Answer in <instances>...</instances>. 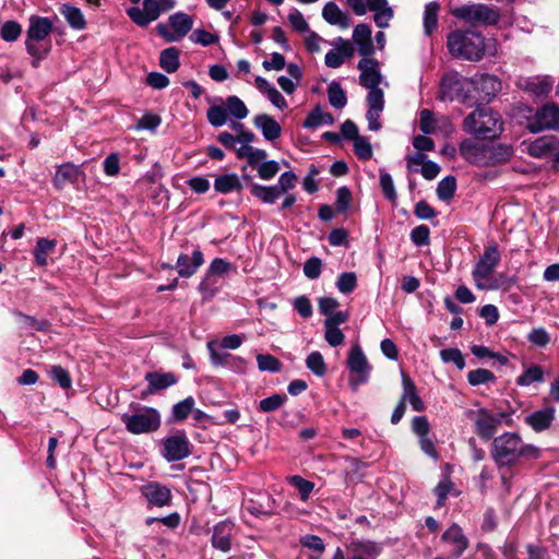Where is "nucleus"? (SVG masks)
Returning <instances> with one entry per match:
<instances>
[{
  "label": "nucleus",
  "instance_id": "obj_1",
  "mask_svg": "<svg viewBox=\"0 0 559 559\" xmlns=\"http://www.w3.org/2000/svg\"><path fill=\"white\" fill-rule=\"evenodd\" d=\"M490 455L498 467H512L522 460L538 459L540 450L525 443L516 432H503L492 439Z\"/></svg>",
  "mask_w": 559,
  "mask_h": 559
},
{
  "label": "nucleus",
  "instance_id": "obj_2",
  "mask_svg": "<svg viewBox=\"0 0 559 559\" xmlns=\"http://www.w3.org/2000/svg\"><path fill=\"white\" fill-rule=\"evenodd\" d=\"M463 130L480 140H495L503 131L501 115L487 106H477L462 123Z\"/></svg>",
  "mask_w": 559,
  "mask_h": 559
},
{
  "label": "nucleus",
  "instance_id": "obj_3",
  "mask_svg": "<svg viewBox=\"0 0 559 559\" xmlns=\"http://www.w3.org/2000/svg\"><path fill=\"white\" fill-rule=\"evenodd\" d=\"M449 52L468 61H479L485 56V38L479 32L455 29L447 37Z\"/></svg>",
  "mask_w": 559,
  "mask_h": 559
},
{
  "label": "nucleus",
  "instance_id": "obj_4",
  "mask_svg": "<svg viewBox=\"0 0 559 559\" xmlns=\"http://www.w3.org/2000/svg\"><path fill=\"white\" fill-rule=\"evenodd\" d=\"M512 148L509 145H484L472 139H465L460 144L461 156L471 164L487 166L503 163L512 156Z\"/></svg>",
  "mask_w": 559,
  "mask_h": 559
},
{
  "label": "nucleus",
  "instance_id": "obj_5",
  "mask_svg": "<svg viewBox=\"0 0 559 559\" xmlns=\"http://www.w3.org/2000/svg\"><path fill=\"white\" fill-rule=\"evenodd\" d=\"M131 414L121 415V421L132 435H142L156 431L160 427V414L154 407L130 404Z\"/></svg>",
  "mask_w": 559,
  "mask_h": 559
},
{
  "label": "nucleus",
  "instance_id": "obj_6",
  "mask_svg": "<svg viewBox=\"0 0 559 559\" xmlns=\"http://www.w3.org/2000/svg\"><path fill=\"white\" fill-rule=\"evenodd\" d=\"M453 15L471 25H496L500 11L484 3L463 4L453 10Z\"/></svg>",
  "mask_w": 559,
  "mask_h": 559
},
{
  "label": "nucleus",
  "instance_id": "obj_7",
  "mask_svg": "<svg viewBox=\"0 0 559 559\" xmlns=\"http://www.w3.org/2000/svg\"><path fill=\"white\" fill-rule=\"evenodd\" d=\"M193 27V19L185 12H176L168 17V25L159 23L157 34L167 43L181 40Z\"/></svg>",
  "mask_w": 559,
  "mask_h": 559
},
{
  "label": "nucleus",
  "instance_id": "obj_8",
  "mask_svg": "<svg viewBox=\"0 0 559 559\" xmlns=\"http://www.w3.org/2000/svg\"><path fill=\"white\" fill-rule=\"evenodd\" d=\"M500 261L501 254L498 246L496 243L487 246L472 272L477 288L485 289L488 287L485 281L493 273Z\"/></svg>",
  "mask_w": 559,
  "mask_h": 559
},
{
  "label": "nucleus",
  "instance_id": "obj_9",
  "mask_svg": "<svg viewBox=\"0 0 559 559\" xmlns=\"http://www.w3.org/2000/svg\"><path fill=\"white\" fill-rule=\"evenodd\" d=\"M162 443V455L169 463L181 461L191 454V444L185 430H177L174 435L164 438Z\"/></svg>",
  "mask_w": 559,
  "mask_h": 559
},
{
  "label": "nucleus",
  "instance_id": "obj_10",
  "mask_svg": "<svg viewBox=\"0 0 559 559\" xmlns=\"http://www.w3.org/2000/svg\"><path fill=\"white\" fill-rule=\"evenodd\" d=\"M347 368L352 373L356 374V378L350 380V385L355 390L358 385L368 381L371 366L368 364V360L358 344L354 345L349 350Z\"/></svg>",
  "mask_w": 559,
  "mask_h": 559
},
{
  "label": "nucleus",
  "instance_id": "obj_11",
  "mask_svg": "<svg viewBox=\"0 0 559 559\" xmlns=\"http://www.w3.org/2000/svg\"><path fill=\"white\" fill-rule=\"evenodd\" d=\"M471 83L473 85L474 97L480 102L488 104L500 91L501 82L497 76L488 73L475 75Z\"/></svg>",
  "mask_w": 559,
  "mask_h": 559
},
{
  "label": "nucleus",
  "instance_id": "obj_12",
  "mask_svg": "<svg viewBox=\"0 0 559 559\" xmlns=\"http://www.w3.org/2000/svg\"><path fill=\"white\" fill-rule=\"evenodd\" d=\"M533 132L543 130L559 131V105L556 103H547L539 108L531 123Z\"/></svg>",
  "mask_w": 559,
  "mask_h": 559
},
{
  "label": "nucleus",
  "instance_id": "obj_13",
  "mask_svg": "<svg viewBox=\"0 0 559 559\" xmlns=\"http://www.w3.org/2000/svg\"><path fill=\"white\" fill-rule=\"evenodd\" d=\"M141 493L146 499L148 508L170 506L173 499L171 490L157 481H148L142 486Z\"/></svg>",
  "mask_w": 559,
  "mask_h": 559
},
{
  "label": "nucleus",
  "instance_id": "obj_14",
  "mask_svg": "<svg viewBox=\"0 0 559 559\" xmlns=\"http://www.w3.org/2000/svg\"><path fill=\"white\" fill-rule=\"evenodd\" d=\"M498 428L499 421L493 413L487 408H479L476 412L474 431L480 439L485 441L493 439Z\"/></svg>",
  "mask_w": 559,
  "mask_h": 559
},
{
  "label": "nucleus",
  "instance_id": "obj_15",
  "mask_svg": "<svg viewBox=\"0 0 559 559\" xmlns=\"http://www.w3.org/2000/svg\"><path fill=\"white\" fill-rule=\"evenodd\" d=\"M144 379L147 382V386L141 393V399L143 400L178 382L177 376L173 372L150 371L145 373Z\"/></svg>",
  "mask_w": 559,
  "mask_h": 559
},
{
  "label": "nucleus",
  "instance_id": "obj_16",
  "mask_svg": "<svg viewBox=\"0 0 559 559\" xmlns=\"http://www.w3.org/2000/svg\"><path fill=\"white\" fill-rule=\"evenodd\" d=\"M130 20L140 27H146L160 15L157 0H143V10L138 7L127 9Z\"/></svg>",
  "mask_w": 559,
  "mask_h": 559
},
{
  "label": "nucleus",
  "instance_id": "obj_17",
  "mask_svg": "<svg viewBox=\"0 0 559 559\" xmlns=\"http://www.w3.org/2000/svg\"><path fill=\"white\" fill-rule=\"evenodd\" d=\"M235 532V523L225 519L213 527V535L211 538L212 546L223 552H228L231 549V536Z\"/></svg>",
  "mask_w": 559,
  "mask_h": 559
},
{
  "label": "nucleus",
  "instance_id": "obj_18",
  "mask_svg": "<svg viewBox=\"0 0 559 559\" xmlns=\"http://www.w3.org/2000/svg\"><path fill=\"white\" fill-rule=\"evenodd\" d=\"M360 70L359 81L366 88H377L381 82V73L379 71V62L370 57L362 58L358 64Z\"/></svg>",
  "mask_w": 559,
  "mask_h": 559
},
{
  "label": "nucleus",
  "instance_id": "obj_19",
  "mask_svg": "<svg viewBox=\"0 0 559 559\" xmlns=\"http://www.w3.org/2000/svg\"><path fill=\"white\" fill-rule=\"evenodd\" d=\"M203 263L204 258L202 251L200 249H194L191 254H179L176 262V270L180 277L188 278L195 274Z\"/></svg>",
  "mask_w": 559,
  "mask_h": 559
},
{
  "label": "nucleus",
  "instance_id": "obj_20",
  "mask_svg": "<svg viewBox=\"0 0 559 559\" xmlns=\"http://www.w3.org/2000/svg\"><path fill=\"white\" fill-rule=\"evenodd\" d=\"M371 33V27L365 23L356 25L353 32V40L358 47V52L364 58L370 57L374 53Z\"/></svg>",
  "mask_w": 559,
  "mask_h": 559
},
{
  "label": "nucleus",
  "instance_id": "obj_21",
  "mask_svg": "<svg viewBox=\"0 0 559 559\" xmlns=\"http://www.w3.org/2000/svg\"><path fill=\"white\" fill-rule=\"evenodd\" d=\"M441 540L444 543H451L455 545L452 556L460 558L463 552L469 547L468 538L463 534L462 527L453 523L441 536Z\"/></svg>",
  "mask_w": 559,
  "mask_h": 559
},
{
  "label": "nucleus",
  "instance_id": "obj_22",
  "mask_svg": "<svg viewBox=\"0 0 559 559\" xmlns=\"http://www.w3.org/2000/svg\"><path fill=\"white\" fill-rule=\"evenodd\" d=\"M556 409L552 406L535 411L525 417V423L536 432L547 430L555 420Z\"/></svg>",
  "mask_w": 559,
  "mask_h": 559
},
{
  "label": "nucleus",
  "instance_id": "obj_23",
  "mask_svg": "<svg viewBox=\"0 0 559 559\" xmlns=\"http://www.w3.org/2000/svg\"><path fill=\"white\" fill-rule=\"evenodd\" d=\"M52 27L53 25L49 17L31 15L26 39L41 41L51 33Z\"/></svg>",
  "mask_w": 559,
  "mask_h": 559
},
{
  "label": "nucleus",
  "instance_id": "obj_24",
  "mask_svg": "<svg viewBox=\"0 0 559 559\" xmlns=\"http://www.w3.org/2000/svg\"><path fill=\"white\" fill-rule=\"evenodd\" d=\"M83 175L80 166H76L72 163H64L57 167L55 177H53V186L61 190L68 183H76L79 181L80 176Z\"/></svg>",
  "mask_w": 559,
  "mask_h": 559
},
{
  "label": "nucleus",
  "instance_id": "obj_25",
  "mask_svg": "<svg viewBox=\"0 0 559 559\" xmlns=\"http://www.w3.org/2000/svg\"><path fill=\"white\" fill-rule=\"evenodd\" d=\"M559 147V138L545 135L537 138L528 145V154L536 158H544L551 155Z\"/></svg>",
  "mask_w": 559,
  "mask_h": 559
},
{
  "label": "nucleus",
  "instance_id": "obj_26",
  "mask_svg": "<svg viewBox=\"0 0 559 559\" xmlns=\"http://www.w3.org/2000/svg\"><path fill=\"white\" fill-rule=\"evenodd\" d=\"M253 124L261 130L266 141L273 142L282 134L280 123L267 114H260L253 118Z\"/></svg>",
  "mask_w": 559,
  "mask_h": 559
},
{
  "label": "nucleus",
  "instance_id": "obj_27",
  "mask_svg": "<svg viewBox=\"0 0 559 559\" xmlns=\"http://www.w3.org/2000/svg\"><path fill=\"white\" fill-rule=\"evenodd\" d=\"M402 385H403V394L401 401L406 405V401L409 402L412 408L415 412H423L425 409V404L421 397L417 393V389L409 378V376L402 371Z\"/></svg>",
  "mask_w": 559,
  "mask_h": 559
},
{
  "label": "nucleus",
  "instance_id": "obj_28",
  "mask_svg": "<svg viewBox=\"0 0 559 559\" xmlns=\"http://www.w3.org/2000/svg\"><path fill=\"white\" fill-rule=\"evenodd\" d=\"M322 16L329 24L337 25L343 29L349 27L352 22L350 16L343 12L333 1L325 3L322 9Z\"/></svg>",
  "mask_w": 559,
  "mask_h": 559
},
{
  "label": "nucleus",
  "instance_id": "obj_29",
  "mask_svg": "<svg viewBox=\"0 0 559 559\" xmlns=\"http://www.w3.org/2000/svg\"><path fill=\"white\" fill-rule=\"evenodd\" d=\"M214 189L218 193L227 194L233 191L242 190L241 179L236 174H224L215 178Z\"/></svg>",
  "mask_w": 559,
  "mask_h": 559
},
{
  "label": "nucleus",
  "instance_id": "obj_30",
  "mask_svg": "<svg viewBox=\"0 0 559 559\" xmlns=\"http://www.w3.org/2000/svg\"><path fill=\"white\" fill-rule=\"evenodd\" d=\"M350 549L355 555L349 559H376L381 552V548L373 542H354Z\"/></svg>",
  "mask_w": 559,
  "mask_h": 559
},
{
  "label": "nucleus",
  "instance_id": "obj_31",
  "mask_svg": "<svg viewBox=\"0 0 559 559\" xmlns=\"http://www.w3.org/2000/svg\"><path fill=\"white\" fill-rule=\"evenodd\" d=\"M334 123V117L330 112H325L317 105L302 122L305 129H314L321 124L331 126Z\"/></svg>",
  "mask_w": 559,
  "mask_h": 559
},
{
  "label": "nucleus",
  "instance_id": "obj_32",
  "mask_svg": "<svg viewBox=\"0 0 559 559\" xmlns=\"http://www.w3.org/2000/svg\"><path fill=\"white\" fill-rule=\"evenodd\" d=\"M60 13L73 29L81 31L85 28L86 21L84 14L79 8L70 3H64L60 8Z\"/></svg>",
  "mask_w": 559,
  "mask_h": 559
},
{
  "label": "nucleus",
  "instance_id": "obj_33",
  "mask_svg": "<svg viewBox=\"0 0 559 559\" xmlns=\"http://www.w3.org/2000/svg\"><path fill=\"white\" fill-rule=\"evenodd\" d=\"M521 86L524 91L539 97L547 96L550 93L552 82L547 78H531L526 79Z\"/></svg>",
  "mask_w": 559,
  "mask_h": 559
},
{
  "label": "nucleus",
  "instance_id": "obj_34",
  "mask_svg": "<svg viewBox=\"0 0 559 559\" xmlns=\"http://www.w3.org/2000/svg\"><path fill=\"white\" fill-rule=\"evenodd\" d=\"M274 506L275 500L266 495L262 497L261 501L250 500L246 506V510L254 516L273 515L275 513Z\"/></svg>",
  "mask_w": 559,
  "mask_h": 559
},
{
  "label": "nucleus",
  "instance_id": "obj_35",
  "mask_svg": "<svg viewBox=\"0 0 559 559\" xmlns=\"http://www.w3.org/2000/svg\"><path fill=\"white\" fill-rule=\"evenodd\" d=\"M250 192L253 197L267 204H273L281 197L275 185L266 187L259 183H250Z\"/></svg>",
  "mask_w": 559,
  "mask_h": 559
},
{
  "label": "nucleus",
  "instance_id": "obj_36",
  "mask_svg": "<svg viewBox=\"0 0 559 559\" xmlns=\"http://www.w3.org/2000/svg\"><path fill=\"white\" fill-rule=\"evenodd\" d=\"M238 158H247L248 165L251 167H257L261 164L260 162L264 160L267 156V153L261 148H254L251 145H241L236 151Z\"/></svg>",
  "mask_w": 559,
  "mask_h": 559
},
{
  "label": "nucleus",
  "instance_id": "obj_37",
  "mask_svg": "<svg viewBox=\"0 0 559 559\" xmlns=\"http://www.w3.org/2000/svg\"><path fill=\"white\" fill-rule=\"evenodd\" d=\"M159 64L167 73H174L178 70L179 50L176 47L164 49L159 56Z\"/></svg>",
  "mask_w": 559,
  "mask_h": 559
},
{
  "label": "nucleus",
  "instance_id": "obj_38",
  "mask_svg": "<svg viewBox=\"0 0 559 559\" xmlns=\"http://www.w3.org/2000/svg\"><path fill=\"white\" fill-rule=\"evenodd\" d=\"M440 5L436 1L426 4L424 13V32L430 36L438 25V11Z\"/></svg>",
  "mask_w": 559,
  "mask_h": 559
},
{
  "label": "nucleus",
  "instance_id": "obj_39",
  "mask_svg": "<svg viewBox=\"0 0 559 559\" xmlns=\"http://www.w3.org/2000/svg\"><path fill=\"white\" fill-rule=\"evenodd\" d=\"M225 109L227 110V115H230L237 120L245 119L249 114L245 103L236 95H231L226 98Z\"/></svg>",
  "mask_w": 559,
  "mask_h": 559
},
{
  "label": "nucleus",
  "instance_id": "obj_40",
  "mask_svg": "<svg viewBox=\"0 0 559 559\" xmlns=\"http://www.w3.org/2000/svg\"><path fill=\"white\" fill-rule=\"evenodd\" d=\"M56 247V241L47 238H39L34 249L35 262L39 266L47 264L48 253L51 252Z\"/></svg>",
  "mask_w": 559,
  "mask_h": 559
},
{
  "label": "nucleus",
  "instance_id": "obj_41",
  "mask_svg": "<svg viewBox=\"0 0 559 559\" xmlns=\"http://www.w3.org/2000/svg\"><path fill=\"white\" fill-rule=\"evenodd\" d=\"M328 97L331 106L342 109L347 104V97L338 82H331L328 86Z\"/></svg>",
  "mask_w": 559,
  "mask_h": 559
},
{
  "label": "nucleus",
  "instance_id": "obj_42",
  "mask_svg": "<svg viewBox=\"0 0 559 559\" xmlns=\"http://www.w3.org/2000/svg\"><path fill=\"white\" fill-rule=\"evenodd\" d=\"M194 399L192 396H188L185 400L176 403L171 409V417L175 421H183L188 418V416L192 413L194 407Z\"/></svg>",
  "mask_w": 559,
  "mask_h": 559
},
{
  "label": "nucleus",
  "instance_id": "obj_43",
  "mask_svg": "<svg viewBox=\"0 0 559 559\" xmlns=\"http://www.w3.org/2000/svg\"><path fill=\"white\" fill-rule=\"evenodd\" d=\"M544 381V372L543 369L533 365L527 368L520 377L516 379V384L520 386H528L534 382H543Z\"/></svg>",
  "mask_w": 559,
  "mask_h": 559
},
{
  "label": "nucleus",
  "instance_id": "obj_44",
  "mask_svg": "<svg viewBox=\"0 0 559 559\" xmlns=\"http://www.w3.org/2000/svg\"><path fill=\"white\" fill-rule=\"evenodd\" d=\"M456 190V179L453 176H447L437 186V195L441 201L451 200Z\"/></svg>",
  "mask_w": 559,
  "mask_h": 559
},
{
  "label": "nucleus",
  "instance_id": "obj_45",
  "mask_svg": "<svg viewBox=\"0 0 559 559\" xmlns=\"http://www.w3.org/2000/svg\"><path fill=\"white\" fill-rule=\"evenodd\" d=\"M306 366L317 377L326 373V365L320 352H311L306 358Z\"/></svg>",
  "mask_w": 559,
  "mask_h": 559
},
{
  "label": "nucleus",
  "instance_id": "obj_46",
  "mask_svg": "<svg viewBox=\"0 0 559 559\" xmlns=\"http://www.w3.org/2000/svg\"><path fill=\"white\" fill-rule=\"evenodd\" d=\"M206 118L212 127L218 128L224 126L228 120L227 110L224 106L213 105L206 111Z\"/></svg>",
  "mask_w": 559,
  "mask_h": 559
},
{
  "label": "nucleus",
  "instance_id": "obj_47",
  "mask_svg": "<svg viewBox=\"0 0 559 559\" xmlns=\"http://www.w3.org/2000/svg\"><path fill=\"white\" fill-rule=\"evenodd\" d=\"M257 362L260 371L280 372L283 367L280 359L270 354H259L257 356Z\"/></svg>",
  "mask_w": 559,
  "mask_h": 559
},
{
  "label": "nucleus",
  "instance_id": "obj_48",
  "mask_svg": "<svg viewBox=\"0 0 559 559\" xmlns=\"http://www.w3.org/2000/svg\"><path fill=\"white\" fill-rule=\"evenodd\" d=\"M496 377L492 371L484 368L471 370L467 373V381L472 386H477L491 381H495Z\"/></svg>",
  "mask_w": 559,
  "mask_h": 559
},
{
  "label": "nucleus",
  "instance_id": "obj_49",
  "mask_svg": "<svg viewBox=\"0 0 559 559\" xmlns=\"http://www.w3.org/2000/svg\"><path fill=\"white\" fill-rule=\"evenodd\" d=\"M286 401L287 396L285 394H273L261 400L258 408L262 413H271L282 407Z\"/></svg>",
  "mask_w": 559,
  "mask_h": 559
},
{
  "label": "nucleus",
  "instance_id": "obj_50",
  "mask_svg": "<svg viewBox=\"0 0 559 559\" xmlns=\"http://www.w3.org/2000/svg\"><path fill=\"white\" fill-rule=\"evenodd\" d=\"M22 34V26L16 21H7L0 28V36L4 41H15Z\"/></svg>",
  "mask_w": 559,
  "mask_h": 559
},
{
  "label": "nucleus",
  "instance_id": "obj_51",
  "mask_svg": "<svg viewBox=\"0 0 559 559\" xmlns=\"http://www.w3.org/2000/svg\"><path fill=\"white\" fill-rule=\"evenodd\" d=\"M380 187L385 199H388L392 203H395L397 199V193L395 191L394 182L392 176L384 170H380Z\"/></svg>",
  "mask_w": 559,
  "mask_h": 559
},
{
  "label": "nucleus",
  "instance_id": "obj_52",
  "mask_svg": "<svg viewBox=\"0 0 559 559\" xmlns=\"http://www.w3.org/2000/svg\"><path fill=\"white\" fill-rule=\"evenodd\" d=\"M336 287L342 294H350L357 287V276L354 272L342 273L336 281Z\"/></svg>",
  "mask_w": 559,
  "mask_h": 559
},
{
  "label": "nucleus",
  "instance_id": "obj_53",
  "mask_svg": "<svg viewBox=\"0 0 559 559\" xmlns=\"http://www.w3.org/2000/svg\"><path fill=\"white\" fill-rule=\"evenodd\" d=\"M440 358L444 364L453 362L459 370L465 368V359L459 348H445L440 352Z\"/></svg>",
  "mask_w": 559,
  "mask_h": 559
},
{
  "label": "nucleus",
  "instance_id": "obj_54",
  "mask_svg": "<svg viewBox=\"0 0 559 559\" xmlns=\"http://www.w3.org/2000/svg\"><path fill=\"white\" fill-rule=\"evenodd\" d=\"M207 349L210 352V360L213 366H226L229 365V359H231V354L226 352H219L217 349V343L212 341L207 343Z\"/></svg>",
  "mask_w": 559,
  "mask_h": 559
},
{
  "label": "nucleus",
  "instance_id": "obj_55",
  "mask_svg": "<svg viewBox=\"0 0 559 559\" xmlns=\"http://www.w3.org/2000/svg\"><path fill=\"white\" fill-rule=\"evenodd\" d=\"M190 40L206 47L216 44L219 40V37L216 34L199 28L192 32Z\"/></svg>",
  "mask_w": 559,
  "mask_h": 559
},
{
  "label": "nucleus",
  "instance_id": "obj_56",
  "mask_svg": "<svg viewBox=\"0 0 559 559\" xmlns=\"http://www.w3.org/2000/svg\"><path fill=\"white\" fill-rule=\"evenodd\" d=\"M368 110H383L384 94L380 87L369 88L367 95Z\"/></svg>",
  "mask_w": 559,
  "mask_h": 559
},
{
  "label": "nucleus",
  "instance_id": "obj_57",
  "mask_svg": "<svg viewBox=\"0 0 559 559\" xmlns=\"http://www.w3.org/2000/svg\"><path fill=\"white\" fill-rule=\"evenodd\" d=\"M51 378L62 388L63 390L70 389L72 385V379L67 369L61 366H53L51 368Z\"/></svg>",
  "mask_w": 559,
  "mask_h": 559
},
{
  "label": "nucleus",
  "instance_id": "obj_58",
  "mask_svg": "<svg viewBox=\"0 0 559 559\" xmlns=\"http://www.w3.org/2000/svg\"><path fill=\"white\" fill-rule=\"evenodd\" d=\"M353 142L355 154L359 159L368 160L372 157V147L366 138L360 135Z\"/></svg>",
  "mask_w": 559,
  "mask_h": 559
},
{
  "label": "nucleus",
  "instance_id": "obj_59",
  "mask_svg": "<svg viewBox=\"0 0 559 559\" xmlns=\"http://www.w3.org/2000/svg\"><path fill=\"white\" fill-rule=\"evenodd\" d=\"M352 199V191L345 186L340 187L336 190V211L340 213L346 212L349 209Z\"/></svg>",
  "mask_w": 559,
  "mask_h": 559
},
{
  "label": "nucleus",
  "instance_id": "obj_60",
  "mask_svg": "<svg viewBox=\"0 0 559 559\" xmlns=\"http://www.w3.org/2000/svg\"><path fill=\"white\" fill-rule=\"evenodd\" d=\"M429 237H430V229L426 225L416 226L411 231V240L417 247L428 245Z\"/></svg>",
  "mask_w": 559,
  "mask_h": 559
},
{
  "label": "nucleus",
  "instance_id": "obj_61",
  "mask_svg": "<svg viewBox=\"0 0 559 559\" xmlns=\"http://www.w3.org/2000/svg\"><path fill=\"white\" fill-rule=\"evenodd\" d=\"M290 484L298 489L302 500H307L314 488V484L312 481L298 475L290 478Z\"/></svg>",
  "mask_w": 559,
  "mask_h": 559
},
{
  "label": "nucleus",
  "instance_id": "obj_62",
  "mask_svg": "<svg viewBox=\"0 0 559 559\" xmlns=\"http://www.w3.org/2000/svg\"><path fill=\"white\" fill-rule=\"evenodd\" d=\"M322 261L318 257H311L304 264V274L309 280H316L320 276Z\"/></svg>",
  "mask_w": 559,
  "mask_h": 559
},
{
  "label": "nucleus",
  "instance_id": "obj_63",
  "mask_svg": "<svg viewBox=\"0 0 559 559\" xmlns=\"http://www.w3.org/2000/svg\"><path fill=\"white\" fill-rule=\"evenodd\" d=\"M300 545L307 547L319 555H322L325 550V545L321 537L312 534L305 535L300 538Z\"/></svg>",
  "mask_w": 559,
  "mask_h": 559
},
{
  "label": "nucleus",
  "instance_id": "obj_64",
  "mask_svg": "<svg viewBox=\"0 0 559 559\" xmlns=\"http://www.w3.org/2000/svg\"><path fill=\"white\" fill-rule=\"evenodd\" d=\"M258 175L263 180L272 179L280 170V165L276 160H266L258 166Z\"/></svg>",
  "mask_w": 559,
  "mask_h": 559
}]
</instances>
